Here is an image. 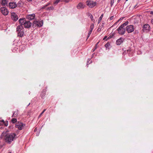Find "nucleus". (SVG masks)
Returning a JSON list of instances; mask_svg holds the SVG:
<instances>
[{
  "label": "nucleus",
  "mask_w": 153,
  "mask_h": 153,
  "mask_svg": "<svg viewBox=\"0 0 153 153\" xmlns=\"http://www.w3.org/2000/svg\"><path fill=\"white\" fill-rule=\"evenodd\" d=\"M16 136V134L14 133L7 134L4 137L6 142L10 143L12 141H13Z\"/></svg>",
  "instance_id": "1"
},
{
  "label": "nucleus",
  "mask_w": 153,
  "mask_h": 153,
  "mask_svg": "<svg viewBox=\"0 0 153 153\" xmlns=\"http://www.w3.org/2000/svg\"><path fill=\"white\" fill-rule=\"evenodd\" d=\"M18 36L20 37L23 36L24 34V29L22 25H18L16 28Z\"/></svg>",
  "instance_id": "2"
},
{
  "label": "nucleus",
  "mask_w": 153,
  "mask_h": 153,
  "mask_svg": "<svg viewBox=\"0 0 153 153\" xmlns=\"http://www.w3.org/2000/svg\"><path fill=\"white\" fill-rule=\"evenodd\" d=\"M87 5L90 8H92L96 6L97 3L92 0H88L86 2Z\"/></svg>",
  "instance_id": "3"
},
{
  "label": "nucleus",
  "mask_w": 153,
  "mask_h": 153,
  "mask_svg": "<svg viewBox=\"0 0 153 153\" xmlns=\"http://www.w3.org/2000/svg\"><path fill=\"white\" fill-rule=\"evenodd\" d=\"M43 25V21H35L32 24V27L35 28L36 27H42Z\"/></svg>",
  "instance_id": "4"
},
{
  "label": "nucleus",
  "mask_w": 153,
  "mask_h": 153,
  "mask_svg": "<svg viewBox=\"0 0 153 153\" xmlns=\"http://www.w3.org/2000/svg\"><path fill=\"white\" fill-rule=\"evenodd\" d=\"M126 31L128 33L133 32L134 30V27L132 25L127 26L126 27Z\"/></svg>",
  "instance_id": "5"
},
{
  "label": "nucleus",
  "mask_w": 153,
  "mask_h": 153,
  "mask_svg": "<svg viewBox=\"0 0 153 153\" xmlns=\"http://www.w3.org/2000/svg\"><path fill=\"white\" fill-rule=\"evenodd\" d=\"M25 125L22 123L18 122L15 124L16 128H18L19 130H22L24 128Z\"/></svg>",
  "instance_id": "6"
},
{
  "label": "nucleus",
  "mask_w": 153,
  "mask_h": 153,
  "mask_svg": "<svg viewBox=\"0 0 153 153\" xmlns=\"http://www.w3.org/2000/svg\"><path fill=\"white\" fill-rule=\"evenodd\" d=\"M118 31V33L121 35H124L126 31V30L125 28L122 27L120 26L117 29Z\"/></svg>",
  "instance_id": "7"
},
{
  "label": "nucleus",
  "mask_w": 153,
  "mask_h": 153,
  "mask_svg": "<svg viewBox=\"0 0 153 153\" xmlns=\"http://www.w3.org/2000/svg\"><path fill=\"white\" fill-rule=\"evenodd\" d=\"M0 11L1 13L4 16L8 15L9 11L7 9L4 7H2L0 8Z\"/></svg>",
  "instance_id": "8"
},
{
  "label": "nucleus",
  "mask_w": 153,
  "mask_h": 153,
  "mask_svg": "<svg viewBox=\"0 0 153 153\" xmlns=\"http://www.w3.org/2000/svg\"><path fill=\"white\" fill-rule=\"evenodd\" d=\"M8 6L10 9H14L17 6V4L15 2H10L9 3Z\"/></svg>",
  "instance_id": "9"
},
{
  "label": "nucleus",
  "mask_w": 153,
  "mask_h": 153,
  "mask_svg": "<svg viewBox=\"0 0 153 153\" xmlns=\"http://www.w3.org/2000/svg\"><path fill=\"white\" fill-rule=\"evenodd\" d=\"M31 25L32 23L28 21H26L24 23V26L25 28H29L31 27Z\"/></svg>",
  "instance_id": "10"
},
{
  "label": "nucleus",
  "mask_w": 153,
  "mask_h": 153,
  "mask_svg": "<svg viewBox=\"0 0 153 153\" xmlns=\"http://www.w3.org/2000/svg\"><path fill=\"white\" fill-rule=\"evenodd\" d=\"M11 18L13 21H16L18 19L17 15L15 13L13 12L11 14Z\"/></svg>",
  "instance_id": "11"
},
{
  "label": "nucleus",
  "mask_w": 153,
  "mask_h": 153,
  "mask_svg": "<svg viewBox=\"0 0 153 153\" xmlns=\"http://www.w3.org/2000/svg\"><path fill=\"white\" fill-rule=\"evenodd\" d=\"M85 5L82 2H79L77 6V8L78 9H84Z\"/></svg>",
  "instance_id": "12"
},
{
  "label": "nucleus",
  "mask_w": 153,
  "mask_h": 153,
  "mask_svg": "<svg viewBox=\"0 0 153 153\" xmlns=\"http://www.w3.org/2000/svg\"><path fill=\"white\" fill-rule=\"evenodd\" d=\"M143 32H147L150 29V26L148 24H145L143 27Z\"/></svg>",
  "instance_id": "13"
},
{
  "label": "nucleus",
  "mask_w": 153,
  "mask_h": 153,
  "mask_svg": "<svg viewBox=\"0 0 153 153\" xmlns=\"http://www.w3.org/2000/svg\"><path fill=\"white\" fill-rule=\"evenodd\" d=\"M35 17V14H33L28 15L27 16V18L30 20H32Z\"/></svg>",
  "instance_id": "14"
},
{
  "label": "nucleus",
  "mask_w": 153,
  "mask_h": 153,
  "mask_svg": "<svg viewBox=\"0 0 153 153\" xmlns=\"http://www.w3.org/2000/svg\"><path fill=\"white\" fill-rule=\"evenodd\" d=\"M123 41L124 39L122 37H120L117 40L116 44L117 45H120L123 43Z\"/></svg>",
  "instance_id": "15"
},
{
  "label": "nucleus",
  "mask_w": 153,
  "mask_h": 153,
  "mask_svg": "<svg viewBox=\"0 0 153 153\" xmlns=\"http://www.w3.org/2000/svg\"><path fill=\"white\" fill-rule=\"evenodd\" d=\"M26 21V20L24 18L20 19L19 20V21L21 25H24V23Z\"/></svg>",
  "instance_id": "16"
},
{
  "label": "nucleus",
  "mask_w": 153,
  "mask_h": 153,
  "mask_svg": "<svg viewBox=\"0 0 153 153\" xmlns=\"http://www.w3.org/2000/svg\"><path fill=\"white\" fill-rule=\"evenodd\" d=\"M8 1L7 0H2L1 2V4L3 6H8L7 3Z\"/></svg>",
  "instance_id": "17"
},
{
  "label": "nucleus",
  "mask_w": 153,
  "mask_h": 153,
  "mask_svg": "<svg viewBox=\"0 0 153 153\" xmlns=\"http://www.w3.org/2000/svg\"><path fill=\"white\" fill-rule=\"evenodd\" d=\"M110 46V43L109 42H108L105 45V47L106 49H109Z\"/></svg>",
  "instance_id": "18"
},
{
  "label": "nucleus",
  "mask_w": 153,
  "mask_h": 153,
  "mask_svg": "<svg viewBox=\"0 0 153 153\" xmlns=\"http://www.w3.org/2000/svg\"><path fill=\"white\" fill-rule=\"evenodd\" d=\"M103 14H102L101 15V16L99 18L98 20V24L100 22L101 20H102V17H103Z\"/></svg>",
  "instance_id": "19"
},
{
  "label": "nucleus",
  "mask_w": 153,
  "mask_h": 153,
  "mask_svg": "<svg viewBox=\"0 0 153 153\" xmlns=\"http://www.w3.org/2000/svg\"><path fill=\"white\" fill-rule=\"evenodd\" d=\"M18 115V113L17 112H13V115L12 116V117H16Z\"/></svg>",
  "instance_id": "20"
},
{
  "label": "nucleus",
  "mask_w": 153,
  "mask_h": 153,
  "mask_svg": "<svg viewBox=\"0 0 153 153\" xmlns=\"http://www.w3.org/2000/svg\"><path fill=\"white\" fill-rule=\"evenodd\" d=\"M46 91H44H44L43 92V93H42L41 94V97L42 98H43V97H44V96H45V93H46Z\"/></svg>",
  "instance_id": "21"
},
{
  "label": "nucleus",
  "mask_w": 153,
  "mask_h": 153,
  "mask_svg": "<svg viewBox=\"0 0 153 153\" xmlns=\"http://www.w3.org/2000/svg\"><path fill=\"white\" fill-rule=\"evenodd\" d=\"M11 121L12 123H14L17 122V119L16 118H13L12 119Z\"/></svg>",
  "instance_id": "22"
},
{
  "label": "nucleus",
  "mask_w": 153,
  "mask_h": 153,
  "mask_svg": "<svg viewBox=\"0 0 153 153\" xmlns=\"http://www.w3.org/2000/svg\"><path fill=\"white\" fill-rule=\"evenodd\" d=\"M60 0H56L54 3V5H57L60 1Z\"/></svg>",
  "instance_id": "23"
},
{
  "label": "nucleus",
  "mask_w": 153,
  "mask_h": 153,
  "mask_svg": "<svg viewBox=\"0 0 153 153\" xmlns=\"http://www.w3.org/2000/svg\"><path fill=\"white\" fill-rule=\"evenodd\" d=\"M114 3V0H111L110 4L111 7H112Z\"/></svg>",
  "instance_id": "24"
},
{
  "label": "nucleus",
  "mask_w": 153,
  "mask_h": 153,
  "mask_svg": "<svg viewBox=\"0 0 153 153\" xmlns=\"http://www.w3.org/2000/svg\"><path fill=\"white\" fill-rule=\"evenodd\" d=\"M92 31L91 30H89V31L88 32V37H87V39H88L89 38V37L90 36V35L91 34V33Z\"/></svg>",
  "instance_id": "25"
},
{
  "label": "nucleus",
  "mask_w": 153,
  "mask_h": 153,
  "mask_svg": "<svg viewBox=\"0 0 153 153\" xmlns=\"http://www.w3.org/2000/svg\"><path fill=\"white\" fill-rule=\"evenodd\" d=\"M94 27V24H92L91 25L90 27V30H93Z\"/></svg>",
  "instance_id": "26"
},
{
  "label": "nucleus",
  "mask_w": 153,
  "mask_h": 153,
  "mask_svg": "<svg viewBox=\"0 0 153 153\" xmlns=\"http://www.w3.org/2000/svg\"><path fill=\"white\" fill-rule=\"evenodd\" d=\"M46 110V109H44L43 111L39 115V117H40L41 115H42V114Z\"/></svg>",
  "instance_id": "27"
},
{
  "label": "nucleus",
  "mask_w": 153,
  "mask_h": 153,
  "mask_svg": "<svg viewBox=\"0 0 153 153\" xmlns=\"http://www.w3.org/2000/svg\"><path fill=\"white\" fill-rule=\"evenodd\" d=\"M48 8L49 9H51V10H53L54 9V7L53 6H50L49 7H48Z\"/></svg>",
  "instance_id": "28"
},
{
  "label": "nucleus",
  "mask_w": 153,
  "mask_h": 153,
  "mask_svg": "<svg viewBox=\"0 0 153 153\" xmlns=\"http://www.w3.org/2000/svg\"><path fill=\"white\" fill-rule=\"evenodd\" d=\"M125 26H126V25L124 23L123 24H122V25H121L120 26L124 28V27Z\"/></svg>",
  "instance_id": "29"
},
{
  "label": "nucleus",
  "mask_w": 153,
  "mask_h": 153,
  "mask_svg": "<svg viewBox=\"0 0 153 153\" xmlns=\"http://www.w3.org/2000/svg\"><path fill=\"white\" fill-rule=\"evenodd\" d=\"M90 18H91V20H93V16L91 14H90Z\"/></svg>",
  "instance_id": "30"
},
{
  "label": "nucleus",
  "mask_w": 153,
  "mask_h": 153,
  "mask_svg": "<svg viewBox=\"0 0 153 153\" xmlns=\"http://www.w3.org/2000/svg\"><path fill=\"white\" fill-rule=\"evenodd\" d=\"M126 26H127L128 24V21H126L124 23Z\"/></svg>",
  "instance_id": "31"
},
{
  "label": "nucleus",
  "mask_w": 153,
  "mask_h": 153,
  "mask_svg": "<svg viewBox=\"0 0 153 153\" xmlns=\"http://www.w3.org/2000/svg\"><path fill=\"white\" fill-rule=\"evenodd\" d=\"M63 1L66 2H68L69 1H70V0H63Z\"/></svg>",
  "instance_id": "32"
},
{
  "label": "nucleus",
  "mask_w": 153,
  "mask_h": 153,
  "mask_svg": "<svg viewBox=\"0 0 153 153\" xmlns=\"http://www.w3.org/2000/svg\"><path fill=\"white\" fill-rule=\"evenodd\" d=\"M90 60H91V59H88V60L87 61V65H88V63H89V61H90Z\"/></svg>",
  "instance_id": "33"
},
{
  "label": "nucleus",
  "mask_w": 153,
  "mask_h": 153,
  "mask_svg": "<svg viewBox=\"0 0 153 153\" xmlns=\"http://www.w3.org/2000/svg\"><path fill=\"white\" fill-rule=\"evenodd\" d=\"M0 121L1 122V123H3V124H4V123H5V122L3 120H1Z\"/></svg>",
  "instance_id": "34"
},
{
  "label": "nucleus",
  "mask_w": 153,
  "mask_h": 153,
  "mask_svg": "<svg viewBox=\"0 0 153 153\" xmlns=\"http://www.w3.org/2000/svg\"><path fill=\"white\" fill-rule=\"evenodd\" d=\"M114 16H111V17H110V19L111 20H112V19H114Z\"/></svg>",
  "instance_id": "35"
},
{
  "label": "nucleus",
  "mask_w": 153,
  "mask_h": 153,
  "mask_svg": "<svg viewBox=\"0 0 153 153\" xmlns=\"http://www.w3.org/2000/svg\"><path fill=\"white\" fill-rule=\"evenodd\" d=\"M111 37L112 36H109L108 38L107 39V40L108 39H110V38H111Z\"/></svg>",
  "instance_id": "36"
},
{
  "label": "nucleus",
  "mask_w": 153,
  "mask_h": 153,
  "mask_svg": "<svg viewBox=\"0 0 153 153\" xmlns=\"http://www.w3.org/2000/svg\"><path fill=\"white\" fill-rule=\"evenodd\" d=\"M107 38V36H105L103 38V40H105Z\"/></svg>",
  "instance_id": "37"
},
{
  "label": "nucleus",
  "mask_w": 153,
  "mask_h": 153,
  "mask_svg": "<svg viewBox=\"0 0 153 153\" xmlns=\"http://www.w3.org/2000/svg\"><path fill=\"white\" fill-rule=\"evenodd\" d=\"M96 48H96V47H95V48L94 49H93L92 50V51H93V52H94V51H95V50L96 49Z\"/></svg>",
  "instance_id": "38"
},
{
  "label": "nucleus",
  "mask_w": 153,
  "mask_h": 153,
  "mask_svg": "<svg viewBox=\"0 0 153 153\" xmlns=\"http://www.w3.org/2000/svg\"><path fill=\"white\" fill-rule=\"evenodd\" d=\"M4 124V125H5V126H7V125H8V123H5Z\"/></svg>",
  "instance_id": "39"
},
{
  "label": "nucleus",
  "mask_w": 153,
  "mask_h": 153,
  "mask_svg": "<svg viewBox=\"0 0 153 153\" xmlns=\"http://www.w3.org/2000/svg\"><path fill=\"white\" fill-rule=\"evenodd\" d=\"M151 23L152 24H153V19H152L151 21Z\"/></svg>",
  "instance_id": "40"
},
{
  "label": "nucleus",
  "mask_w": 153,
  "mask_h": 153,
  "mask_svg": "<svg viewBox=\"0 0 153 153\" xmlns=\"http://www.w3.org/2000/svg\"><path fill=\"white\" fill-rule=\"evenodd\" d=\"M3 123H1V122L0 121V125H3Z\"/></svg>",
  "instance_id": "41"
},
{
  "label": "nucleus",
  "mask_w": 153,
  "mask_h": 153,
  "mask_svg": "<svg viewBox=\"0 0 153 153\" xmlns=\"http://www.w3.org/2000/svg\"><path fill=\"white\" fill-rule=\"evenodd\" d=\"M150 14L153 15V11H152L150 12Z\"/></svg>",
  "instance_id": "42"
},
{
  "label": "nucleus",
  "mask_w": 153,
  "mask_h": 153,
  "mask_svg": "<svg viewBox=\"0 0 153 153\" xmlns=\"http://www.w3.org/2000/svg\"><path fill=\"white\" fill-rule=\"evenodd\" d=\"M101 30V29H100V28H98L97 29V30L98 31H100Z\"/></svg>",
  "instance_id": "43"
},
{
  "label": "nucleus",
  "mask_w": 153,
  "mask_h": 153,
  "mask_svg": "<svg viewBox=\"0 0 153 153\" xmlns=\"http://www.w3.org/2000/svg\"><path fill=\"white\" fill-rule=\"evenodd\" d=\"M27 0L28 1H32V0Z\"/></svg>",
  "instance_id": "44"
},
{
  "label": "nucleus",
  "mask_w": 153,
  "mask_h": 153,
  "mask_svg": "<svg viewBox=\"0 0 153 153\" xmlns=\"http://www.w3.org/2000/svg\"><path fill=\"white\" fill-rule=\"evenodd\" d=\"M121 0H118L117 2L118 3Z\"/></svg>",
  "instance_id": "45"
},
{
  "label": "nucleus",
  "mask_w": 153,
  "mask_h": 153,
  "mask_svg": "<svg viewBox=\"0 0 153 153\" xmlns=\"http://www.w3.org/2000/svg\"><path fill=\"white\" fill-rule=\"evenodd\" d=\"M21 2V1H19L18 2V4H20Z\"/></svg>",
  "instance_id": "46"
},
{
  "label": "nucleus",
  "mask_w": 153,
  "mask_h": 153,
  "mask_svg": "<svg viewBox=\"0 0 153 153\" xmlns=\"http://www.w3.org/2000/svg\"><path fill=\"white\" fill-rule=\"evenodd\" d=\"M98 42L97 43V44H96V46H97V45H98Z\"/></svg>",
  "instance_id": "47"
},
{
  "label": "nucleus",
  "mask_w": 153,
  "mask_h": 153,
  "mask_svg": "<svg viewBox=\"0 0 153 153\" xmlns=\"http://www.w3.org/2000/svg\"><path fill=\"white\" fill-rule=\"evenodd\" d=\"M98 42L97 43V44H96V46H97V45H98Z\"/></svg>",
  "instance_id": "48"
},
{
  "label": "nucleus",
  "mask_w": 153,
  "mask_h": 153,
  "mask_svg": "<svg viewBox=\"0 0 153 153\" xmlns=\"http://www.w3.org/2000/svg\"><path fill=\"white\" fill-rule=\"evenodd\" d=\"M30 103H29L28 104V105L27 106H28L30 105Z\"/></svg>",
  "instance_id": "49"
},
{
  "label": "nucleus",
  "mask_w": 153,
  "mask_h": 153,
  "mask_svg": "<svg viewBox=\"0 0 153 153\" xmlns=\"http://www.w3.org/2000/svg\"><path fill=\"white\" fill-rule=\"evenodd\" d=\"M36 128H35V129H34V131H36Z\"/></svg>",
  "instance_id": "50"
},
{
  "label": "nucleus",
  "mask_w": 153,
  "mask_h": 153,
  "mask_svg": "<svg viewBox=\"0 0 153 153\" xmlns=\"http://www.w3.org/2000/svg\"><path fill=\"white\" fill-rule=\"evenodd\" d=\"M92 62L91 61L89 63V64H90V63H91Z\"/></svg>",
  "instance_id": "51"
},
{
  "label": "nucleus",
  "mask_w": 153,
  "mask_h": 153,
  "mask_svg": "<svg viewBox=\"0 0 153 153\" xmlns=\"http://www.w3.org/2000/svg\"><path fill=\"white\" fill-rule=\"evenodd\" d=\"M136 6H137V5H136L134 6V8H135V7H136Z\"/></svg>",
  "instance_id": "52"
},
{
  "label": "nucleus",
  "mask_w": 153,
  "mask_h": 153,
  "mask_svg": "<svg viewBox=\"0 0 153 153\" xmlns=\"http://www.w3.org/2000/svg\"><path fill=\"white\" fill-rule=\"evenodd\" d=\"M48 4H47V5H46V6H48Z\"/></svg>",
  "instance_id": "53"
},
{
  "label": "nucleus",
  "mask_w": 153,
  "mask_h": 153,
  "mask_svg": "<svg viewBox=\"0 0 153 153\" xmlns=\"http://www.w3.org/2000/svg\"><path fill=\"white\" fill-rule=\"evenodd\" d=\"M128 0H126V1H128Z\"/></svg>",
  "instance_id": "54"
},
{
  "label": "nucleus",
  "mask_w": 153,
  "mask_h": 153,
  "mask_svg": "<svg viewBox=\"0 0 153 153\" xmlns=\"http://www.w3.org/2000/svg\"><path fill=\"white\" fill-rule=\"evenodd\" d=\"M103 24H102V26H103Z\"/></svg>",
  "instance_id": "55"
},
{
  "label": "nucleus",
  "mask_w": 153,
  "mask_h": 153,
  "mask_svg": "<svg viewBox=\"0 0 153 153\" xmlns=\"http://www.w3.org/2000/svg\"><path fill=\"white\" fill-rule=\"evenodd\" d=\"M2 128V127H1L0 128Z\"/></svg>",
  "instance_id": "56"
},
{
  "label": "nucleus",
  "mask_w": 153,
  "mask_h": 153,
  "mask_svg": "<svg viewBox=\"0 0 153 153\" xmlns=\"http://www.w3.org/2000/svg\"><path fill=\"white\" fill-rule=\"evenodd\" d=\"M12 153L11 152H9V153Z\"/></svg>",
  "instance_id": "57"
}]
</instances>
